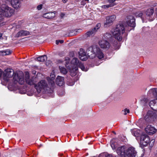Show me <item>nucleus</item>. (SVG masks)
Here are the masks:
<instances>
[{"label": "nucleus", "instance_id": "1", "mask_svg": "<svg viewBox=\"0 0 157 157\" xmlns=\"http://www.w3.org/2000/svg\"><path fill=\"white\" fill-rule=\"evenodd\" d=\"M87 56L93 59L97 57L99 59H102L104 55L99 48L96 45H93L89 48L86 51Z\"/></svg>", "mask_w": 157, "mask_h": 157}, {"label": "nucleus", "instance_id": "2", "mask_svg": "<svg viewBox=\"0 0 157 157\" xmlns=\"http://www.w3.org/2000/svg\"><path fill=\"white\" fill-rule=\"evenodd\" d=\"M14 13V10L6 4H3L0 7V21L5 17H10Z\"/></svg>", "mask_w": 157, "mask_h": 157}, {"label": "nucleus", "instance_id": "3", "mask_svg": "<svg viewBox=\"0 0 157 157\" xmlns=\"http://www.w3.org/2000/svg\"><path fill=\"white\" fill-rule=\"evenodd\" d=\"M148 98H155L157 100V88H152L150 89L147 93ZM149 105L153 110L157 111V104H155V100L151 101Z\"/></svg>", "mask_w": 157, "mask_h": 157}, {"label": "nucleus", "instance_id": "4", "mask_svg": "<svg viewBox=\"0 0 157 157\" xmlns=\"http://www.w3.org/2000/svg\"><path fill=\"white\" fill-rule=\"evenodd\" d=\"M125 32V29L123 25L122 24H119L116 25L114 29H112L111 33L115 39L119 41L122 39V35Z\"/></svg>", "mask_w": 157, "mask_h": 157}, {"label": "nucleus", "instance_id": "5", "mask_svg": "<svg viewBox=\"0 0 157 157\" xmlns=\"http://www.w3.org/2000/svg\"><path fill=\"white\" fill-rule=\"evenodd\" d=\"M35 87L38 93L45 92L48 88L46 81L44 80H41L37 84H35Z\"/></svg>", "mask_w": 157, "mask_h": 157}, {"label": "nucleus", "instance_id": "6", "mask_svg": "<svg viewBox=\"0 0 157 157\" xmlns=\"http://www.w3.org/2000/svg\"><path fill=\"white\" fill-rule=\"evenodd\" d=\"M138 155L135 148L132 147H129L126 150V157H142L141 156L138 157Z\"/></svg>", "mask_w": 157, "mask_h": 157}, {"label": "nucleus", "instance_id": "7", "mask_svg": "<svg viewBox=\"0 0 157 157\" xmlns=\"http://www.w3.org/2000/svg\"><path fill=\"white\" fill-rule=\"evenodd\" d=\"M70 59L68 57H67L65 59V66L66 67L69 69L71 75L72 76H75L77 73L78 67H70L69 65Z\"/></svg>", "mask_w": 157, "mask_h": 157}, {"label": "nucleus", "instance_id": "8", "mask_svg": "<svg viewBox=\"0 0 157 157\" xmlns=\"http://www.w3.org/2000/svg\"><path fill=\"white\" fill-rule=\"evenodd\" d=\"M149 137L147 135L143 134L140 136V143L143 146H146L149 143Z\"/></svg>", "mask_w": 157, "mask_h": 157}, {"label": "nucleus", "instance_id": "9", "mask_svg": "<svg viewBox=\"0 0 157 157\" xmlns=\"http://www.w3.org/2000/svg\"><path fill=\"white\" fill-rule=\"evenodd\" d=\"M13 79L16 83L17 82L20 84H23L25 82L24 75L22 72L19 74L15 75L13 77Z\"/></svg>", "mask_w": 157, "mask_h": 157}, {"label": "nucleus", "instance_id": "10", "mask_svg": "<svg viewBox=\"0 0 157 157\" xmlns=\"http://www.w3.org/2000/svg\"><path fill=\"white\" fill-rule=\"evenodd\" d=\"M14 73L13 70L7 69L5 71L3 75V79L6 81H8L9 78L12 77Z\"/></svg>", "mask_w": 157, "mask_h": 157}, {"label": "nucleus", "instance_id": "11", "mask_svg": "<svg viewBox=\"0 0 157 157\" xmlns=\"http://www.w3.org/2000/svg\"><path fill=\"white\" fill-rule=\"evenodd\" d=\"M99 44L101 48L107 50L110 47V43L105 40L100 41L99 42Z\"/></svg>", "mask_w": 157, "mask_h": 157}, {"label": "nucleus", "instance_id": "12", "mask_svg": "<svg viewBox=\"0 0 157 157\" xmlns=\"http://www.w3.org/2000/svg\"><path fill=\"white\" fill-rule=\"evenodd\" d=\"M126 22L128 26L132 27L135 26V19L133 16H129L127 17Z\"/></svg>", "mask_w": 157, "mask_h": 157}, {"label": "nucleus", "instance_id": "13", "mask_svg": "<svg viewBox=\"0 0 157 157\" xmlns=\"http://www.w3.org/2000/svg\"><path fill=\"white\" fill-rule=\"evenodd\" d=\"M126 147L125 146L119 147L117 149L116 152L117 154L122 157H126Z\"/></svg>", "mask_w": 157, "mask_h": 157}, {"label": "nucleus", "instance_id": "14", "mask_svg": "<svg viewBox=\"0 0 157 157\" xmlns=\"http://www.w3.org/2000/svg\"><path fill=\"white\" fill-rule=\"evenodd\" d=\"M145 131L149 135H152L157 131V129L153 126L149 125L145 128Z\"/></svg>", "mask_w": 157, "mask_h": 157}, {"label": "nucleus", "instance_id": "15", "mask_svg": "<svg viewBox=\"0 0 157 157\" xmlns=\"http://www.w3.org/2000/svg\"><path fill=\"white\" fill-rule=\"evenodd\" d=\"M116 18V16L115 15H112L110 16H108L106 17V20L104 24V26L106 27L107 25H109L113 21H115Z\"/></svg>", "mask_w": 157, "mask_h": 157}, {"label": "nucleus", "instance_id": "16", "mask_svg": "<svg viewBox=\"0 0 157 157\" xmlns=\"http://www.w3.org/2000/svg\"><path fill=\"white\" fill-rule=\"evenodd\" d=\"M79 57L82 61H85L87 59V56L83 49H80L79 52Z\"/></svg>", "mask_w": 157, "mask_h": 157}, {"label": "nucleus", "instance_id": "17", "mask_svg": "<svg viewBox=\"0 0 157 157\" xmlns=\"http://www.w3.org/2000/svg\"><path fill=\"white\" fill-rule=\"evenodd\" d=\"M144 12L145 13V14L146 17V19H148L152 15L154 12V10L153 8H151L148 9Z\"/></svg>", "mask_w": 157, "mask_h": 157}, {"label": "nucleus", "instance_id": "18", "mask_svg": "<svg viewBox=\"0 0 157 157\" xmlns=\"http://www.w3.org/2000/svg\"><path fill=\"white\" fill-rule=\"evenodd\" d=\"M144 13L145 12L144 11H138L136 13L135 15L137 17H140L144 22L146 20V17Z\"/></svg>", "mask_w": 157, "mask_h": 157}, {"label": "nucleus", "instance_id": "19", "mask_svg": "<svg viewBox=\"0 0 157 157\" xmlns=\"http://www.w3.org/2000/svg\"><path fill=\"white\" fill-rule=\"evenodd\" d=\"M29 34V32L21 30L18 32L15 35V37H19L22 36H26Z\"/></svg>", "mask_w": 157, "mask_h": 157}, {"label": "nucleus", "instance_id": "20", "mask_svg": "<svg viewBox=\"0 0 157 157\" xmlns=\"http://www.w3.org/2000/svg\"><path fill=\"white\" fill-rule=\"evenodd\" d=\"M55 16V12H52L44 13L43 15V17L46 18L48 19H52Z\"/></svg>", "mask_w": 157, "mask_h": 157}, {"label": "nucleus", "instance_id": "21", "mask_svg": "<svg viewBox=\"0 0 157 157\" xmlns=\"http://www.w3.org/2000/svg\"><path fill=\"white\" fill-rule=\"evenodd\" d=\"M11 3L12 6L15 9H17L20 6V2L19 0H11Z\"/></svg>", "mask_w": 157, "mask_h": 157}, {"label": "nucleus", "instance_id": "22", "mask_svg": "<svg viewBox=\"0 0 157 157\" xmlns=\"http://www.w3.org/2000/svg\"><path fill=\"white\" fill-rule=\"evenodd\" d=\"M25 80L26 83L29 85H33L34 83L33 79L29 78V75L28 72L26 73L25 76Z\"/></svg>", "mask_w": 157, "mask_h": 157}, {"label": "nucleus", "instance_id": "23", "mask_svg": "<svg viewBox=\"0 0 157 157\" xmlns=\"http://www.w3.org/2000/svg\"><path fill=\"white\" fill-rule=\"evenodd\" d=\"M56 84L59 86H62L64 83V78L63 77L58 76L56 80Z\"/></svg>", "mask_w": 157, "mask_h": 157}, {"label": "nucleus", "instance_id": "24", "mask_svg": "<svg viewBox=\"0 0 157 157\" xmlns=\"http://www.w3.org/2000/svg\"><path fill=\"white\" fill-rule=\"evenodd\" d=\"M79 63L77 58H74L71 61V66L70 67H78V65Z\"/></svg>", "mask_w": 157, "mask_h": 157}, {"label": "nucleus", "instance_id": "25", "mask_svg": "<svg viewBox=\"0 0 157 157\" xmlns=\"http://www.w3.org/2000/svg\"><path fill=\"white\" fill-rule=\"evenodd\" d=\"M96 27H94L93 29L87 32L85 34L86 36L87 37L93 36L96 32Z\"/></svg>", "mask_w": 157, "mask_h": 157}, {"label": "nucleus", "instance_id": "26", "mask_svg": "<svg viewBox=\"0 0 157 157\" xmlns=\"http://www.w3.org/2000/svg\"><path fill=\"white\" fill-rule=\"evenodd\" d=\"M51 78L49 77H47V79L49 83L51 84L52 86H53L54 84V79L55 76L54 74H52L50 75Z\"/></svg>", "mask_w": 157, "mask_h": 157}, {"label": "nucleus", "instance_id": "27", "mask_svg": "<svg viewBox=\"0 0 157 157\" xmlns=\"http://www.w3.org/2000/svg\"><path fill=\"white\" fill-rule=\"evenodd\" d=\"M145 119L146 121L148 122H151L153 121L151 114V113H148L145 117Z\"/></svg>", "mask_w": 157, "mask_h": 157}, {"label": "nucleus", "instance_id": "28", "mask_svg": "<svg viewBox=\"0 0 157 157\" xmlns=\"http://www.w3.org/2000/svg\"><path fill=\"white\" fill-rule=\"evenodd\" d=\"M12 51L9 49L0 51V55L2 56L8 55L10 54Z\"/></svg>", "mask_w": 157, "mask_h": 157}, {"label": "nucleus", "instance_id": "29", "mask_svg": "<svg viewBox=\"0 0 157 157\" xmlns=\"http://www.w3.org/2000/svg\"><path fill=\"white\" fill-rule=\"evenodd\" d=\"M131 131L132 134L135 136L136 137V139H137V138L140 136V130L136 129H134L132 130Z\"/></svg>", "mask_w": 157, "mask_h": 157}, {"label": "nucleus", "instance_id": "30", "mask_svg": "<svg viewBox=\"0 0 157 157\" xmlns=\"http://www.w3.org/2000/svg\"><path fill=\"white\" fill-rule=\"evenodd\" d=\"M47 56L45 55H43L40 56L38 57L37 58V60L38 61L41 62H43L47 60Z\"/></svg>", "mask_w": 157, "mask_h": 157}, {"label": "nucleus", "instance_id": "31", "mask_svg": "<svg viewBox=\"0 0 157 157\" xmlns=\"http://www.w3.org/2000/svg\"><path fill=\"white\" fill-rule=\"evenodd\" d=\"M59 68L61 73L63 74H65L67 73V71L65 68L62 67H59Z\"/></svg>", "mask_w": 157, "mask_h": 157}, {"label": "nucleus", "instance_id": "32", "mask_svg": "<svg viewBox=\"0 0 157 157\" xmlns=\"http://www.w3.org/2000/svg\"><path fill=\"white\" fill-rule=\"evenodd\" d=\"M148 101V98H144L141 100V103L144 106H146Z\"/></svg>", "mask_w": 157, "mask_h": 157}, {"label": "nucleus", "instance_id": "33", "mask_svg": "<svg viewBox=\"0 0 157 157\" xmlns=\"http://www.w3.org/2000/svg\"><path fill=\"white\" fill-rule=\"evenodd\" d=\"M112 36L111 34L109 33H106L104 35V37L107 39H109Z\"/></svg>", "mask_w": 157, "mask_h": 157}, {"label": "nucleus", "instance_id": "34", "mask_svg": "<svg viewBox=\"0 0 157 157\" xmlns=\"http://www.w3.org/2000/svg\"><path fill=\"white\" fill-rule=\"evenodd\" d=\"M78 67H79V68H80L82 71H86L85 69V67L82 64L79 63L78 65Z\"/></svg>", "mask_w": 157, "mask_h": 157}, {"label": "nucleus", "instance_id": "35", "mask_svg": "<svg viewBox=\"0 0 157 157\" xmlns=\"http://www.w3.org/2000/svg\"><path fill=\"white\" fill-rule=\"evenodd\" d=\"M113 4H109V5H104L102 6V8H104V9L108 8L109 7L113 6Z\"/></svg>", "mask_w": 157, "mask_h": 157}, {"label": "nucleus", "instance_id": "36", "mask_svg": "<svg viewBox=\"0 0 157 157\" xmlns=\"http://www.w3.org/2000/svg\"><path fill=\"white\" fill-rule=\"evenodd\" d=\"M117 0H108L107 2L110 3V4L113 5V6L115 5V4L114 3V2Z\"/></svg>", "mask_w": 157, "mask_h": 157}, {"label": "nucleus", "instance_id": "37", "mask_svg": "<svg viewBox=\"0 0 157 157\" xmlns=\"http://www.w3.org/2000/svg\"><path fill=\"white\" fill-rule=\"evenodd\" d=\"M155 139H151V141H150V142L149 143V145L151 146H152L153 144H154V143L155 142Z\"/></svg>", "mask_w": 157, "mask_h": 157}, {"label": "nucleus", "instance_id": "38", "mask_svg": "<svg viewBox=\"0 0 157 157\" xmlns=\"http://www.w3.org/2000/svg\"><path fill=\"white\" fill-rule=\"evenodd\" d=\"M124 114L125 115L127 113H128L129 112V110L127 109H125L124 110H123Z\"/></svg>", "mask_w": 157, "mask_h": 157}, {"label": "nucleus", "instance_id": "39", "mask_svg": "<svg viewBox=\"0 0 157 157\" xmlns=\"http://www.w3.org/2000/svg\"><path fill=\"white\" fill-rule=\"evenodd\" d=\"M63 42V40H56V43L57 44H58L59 43L62 44Z\"/></svg>", "mask_w": 157, "mask_h": 157}, {"label": "nucleus", "instance_id": "40", "mask_svg": "<svg viewBox=\"0 0 157 157\" xmlns=\"http://www.w3.org/2000/svg\"><path fill=\"white\" fill-rule=\"evenodd\" d=\"M101 24L100 23L98 24L96 27H95L96 28V31H97V30L98 29L101 27Z\"/></svg>", "mask_w": 157, "mask_h": 157}, {"label": "nucleus", "instance_id": "41", "mask_svg": "<svg viewBox=\"0 0 157 157\" xmlns=\"http://www.w3.org/2000/svg\"><path fill=\"white\" fill-rule=\"evenodd\" d=\"M111 147L113 150L115 149L116 148L115 143H111Z\"/></svg>", "mask_w": 157, "mask_h": 157}, {"label": "nucleus", "instance_id": "42", "mask_svg": "<svg viewBox=\"0 0 157 157\" xmlns=\"http://www.w3.org/2000/svg\"><path fill=\"white\" fill-rule=\"evenodd\" d=\"M42 5L41 4V5H39L37 7V9L38 10H40L42 8Z\"/></svg>", "mask_w": 157, "mask_h": 157}, {"label": "nucleus", "instance_id": "43", "mask_svg": "<svg viewBox=\"0 0 157 157\" xmlns=\"http://www.w3.org/2000/svg\"><path fill=\"white\" fill-rule=\"evenodd\" d=\"M117 46L115 47V48L116 49H119L120 47V44H119L117 43Z\"/></svg>", "mask_w": 157, "mask_h": 157}, {"label": "nucleus", "instance_id": "44", "mask_svg": "<svg viewBox=\"0 0 157 157\" xmlns=\"http://www.w3.org/2000/svg\"><path fill=\"white\" fill-rule=\"evenodd\" d=\"M106 157H112V156L111 155L108 154L106 155Z\"/></svg>", "mask_w": 157, "mask_h": 157}, {"label": "nucleus", "instance_id": "45", "mask_svg": "<svg viewBox=\"0 0 157 157\" xmlns=\"http://www.w3.org/2000/svg\"><path fill=\"white\" fill-rule=\"evenodd\" d=\"M2 71L1 69H0V77L1 76L2 74Z\"/></svg>", "mask_w": 157, "mask_h": 157}, {"label": "nucleus", "instance_id": "46", "mask_svg": "<svg viewBox=\"0 0 157 157\" xmlns=\"http://www.w3.org/2000/svg\"><path fill=\"white\" fill-rule=\"evenodd\" d=\"M3 38V37H2V34L0 33V39H2Z\"/></svg>", "mask_w": 157, "mask_h": 157}, {"label": "nucleus", "instance_id": "47", "mask_svg": "<svg viewBox=\"0 0 157 157\" xmlns=\"http://www.w3.org/2000/svg\"><path fill=\"white\" fill-rule=\"evenodd\" d=\"M63 2L64 3H66L67 1V0H63Z\"/></svg>", "mask_w": 157, "mask_h": 157}, {"label": "nucleus", "instance_id": "48", "mask_svg": "<svg viewBox=\"0 0 157 157\" xmlns=\"http://www.w3.org/2000/svg\"><path fill=\"white\" fill-rule=\"evenodd\" d=\"M155 155L157 156V151H156V153H155Z\"/></svg>", "mask_w": 157, "mask_h": 157}, {"label": "nucleus", "instance_id": "49", "mask_svg": "<svg viewBox=\"0 0 157 157\" xmlns=\"http://www.w3.org/2000/svg\"><path fill=\"white\" fill-rule=\"evenodd\" d=\"M73 85V84L72 83V84H70V85H71H71Z\"/></svg>", "mask_w": 157, "mask_h": 157}, {"label": "nucleus", "instance_id": "50", "mask_svg": "<svg viewBox=\"0 0 157 157\" xmlns=\"http://www.w3.org/2000/svg\"><path fill=\"white\" fill-rule=\"evenodd\" d=\"M85 0L86 1H88V2L89 1V0Z\"/></svg>", "mask_w": 157, "mask_h": 157}, {"label": "nucleus", "instance_id": "51", "mask_svg": "<svg viewBox=\"0 0 157 157\" xmlns=\"http://www.w3.org/2000/svg\"><path fill=\"white\" fill-rule=\"evenodd\" d=\"M152 20H149V21H151Z\"/></svg>", "mask_w": 157, "mask_h": 157}, {"label": "nucleus", "instance_id": "52", "mask_svg": "<svg viewBox=\"0 0 157 157\" xmlns=\"http://www.w3.org/2000/svg\"><path fill=\"white\" fill-rule=\"evenodd\" d=\"M113 133H114V134H116V133H115V132H113Z\"/></svg>", "mask_w": 157, "mask_h": 157}, {"label": "nucleus", "instance_id": "53", "mask_svg": "<svg viewBox=\"0 0 157 157\" xmlns=\"http://www.w3.org/2000/svg\"><path fill=\"white\" fill-rule=\"evenodd\" d=\"M19 1H20L21 0H19Z\"/></svg>", "mask_w": 157, "mask_h": 157}]
</instances>
